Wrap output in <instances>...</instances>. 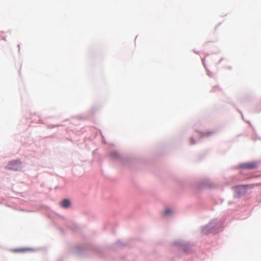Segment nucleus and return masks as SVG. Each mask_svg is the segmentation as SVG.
Masks as SVG:
<instances>
[{
    "mask_svg": "<svg viewBox=\"0 0 261 261\" xmlns=\"http://www.w3.org/2000/svg\"><path fill=\"white\" fill-rule=\"evenodd\" d=\"M246 186H244V185H243V186H241V187H246Z\"/></svg>",
    "mask_w": 261,
    "mask_h": 261,
    "instance_id": "obj_11",
    "label": "nucleus"
},
{
    "mask_svg": "<svg viewBox=\"0 0 261 261\" xmlns=\"http://www.w3.org/2000/svg\"><path fill=\"white\" fill-rule=\"evenodd\" d=\"M213 134V132H205L203 134L202 136H209Z\"/></svg>",
    "mask_w": 261,
    "mask_h": 261,
    "instance_id": "obj_4",
    "label": "nucleus"
},
{
    "mask_svg": "<svg viewBox=\"0 0 261 261\" xmlns=\"http://www.w3.org/2000/svg\"><path fill=\"white\" fill-rule=\"evenodd\" d=\"M257 166V164L254 162L246 163L242 164L241 167L243 168L247 169H252L256 168Z\"/></svg>",
    "mask_w": 261,
    "mask_h": 261,
    "instance_id": "obj_2",
    "label": "nucleus"
},
{
    "mask_svg": "<svg viewBox=\"0 0 261 261\" xmlns=\"http://www.w3.org/2000/svg\"><path fill=\"white\" fill-rule=\"evenodd\" d=\"M171 213V211L169 209H167L165 210V212H164V214L165 215H169V214H170Z\"/></svg>",
    "mask_w": 261,
    "mask_h": 261,
    "instance_id": "obj_5",
    "label": "nucleus"
},
{
    "mask_svg": "<svg viewBox=\"0 0 261 261\" xmlns=\"http://www.w3.org/2000/svg\"><path fill=\"white\" fill-rule=\"evenodd\" d=\"M7 168L10 170H18L21 168L20 162L17 161H11L7 165Z\"/></svg>",
    "mask_w": 261,
    "mask_h": 261,
    "instance_id": "obj_1",
    "label": "nucleus"
},
{
    "mask_svg": "<svg viewBox=\"0 0 261 261\" xmlns=\"http://www.w3.org/2000/svg\"><path fill=\"white\" fill-rule=\"evenodd\" d=\"M190 141V143L191 144H193L195 143V141L192 138H191Z\"/></svg>",
    "mask_w": 261,
    "mask_h": 261,
    "instance_id": "obj_7",
    "label": "nucleus"
},
{
    "mask_svg": "<svg viewBox=\"0 0 261 261\" xmlns=\"http://www.w3.org/2000/svg\"><path fill=\"white\" fill-rule=\"evenodd\" d=\"M70 205V201L67 199H64L61 202V205L64 208L68 207Z\"/></svg>",
    "mask_w": 261,
    "mask_h": 261,
    "instance_id": "obj_3",
    "label": "nucleus"
},
{
    "mask_svg": "<svg viewBox=\"0 0 261 261\" xmlns=\"http://www.w3.org/2000/svg\"><path fill=\"white\" fill-rule=\"evenodd\" d=\"M206 228L205 227V228H204L203 229V232H204V233H206Z\"/></svg>",
    "mask_w": 261,
    "mask_h": 261,
    "instance_id": "obj_9",
    "label": "nucleus"
},
{
    "mask_svg": "<svg viewBox=\"0 0 261 261\" xmlns=\"http://www.w3.org/2000/svg\"><path fill=\"white\" fill-rule=\"evenodd\" d=\"M25 249H18V251H24L25 250Z\"/></svg>",
    "mask_w": 261,
    "mask_h": 261,
    "instance_id": "obj_8",
    "label": "nucleus"
},
{
    "mask_svg": "<svg viewBox=\"0 0 261 261\" xmlns=\"http://www.w3.org/2000/svg\"><path fill=\"white\" fill-rule=\"evenodd\" d=\"M260 185V184H255V186H259V185Z\"/></svg>",
    "mask_w": 261,
    "mask_h": 261,
    "instance_id": "obj_10",
    "label": "nucleus"
},
{
    "mask_svg": "<svg viewBox=\"0 0 261 261\" xmlns=\"http://www.w3.org/2000/svg\"><path fill=\"white\" fill-rule=\"evenodd\" d=\"M111 155L112 157H113V158H116V157H117L118 154H117V153H116V152H112V153H111Z\"/></svg>",
    "mask_w": 261,
    "mask_h": 261,
    "instance_id": "obj_6",
    "label": "nucleus"
}]
</instances>
